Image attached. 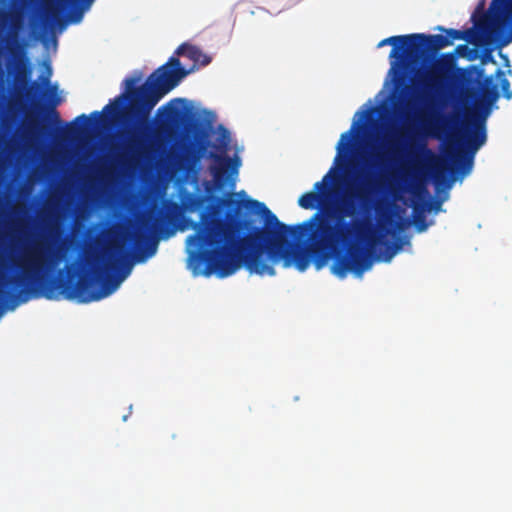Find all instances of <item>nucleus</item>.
<instances>
[{"mask_svg": "<svg viewBox=\"0 0 512 512\" xmlns=\"http://www.w3.org/2000/svg\"><path fill=\"white\" fill-rule=\"evenodd\" d=\"M382 176L362 175L331 208L314 213L297 225L279 221L264 203L244 202L234 195L223 200L226 218L203 211L196 232L187 238L189 263L195 275L219 278L233 275L244 266L251 274L275 275L274 265L283 261L304 272L313 262L317 270L334 259L331 270L340 278L348 272L361 276L372 267V249L382 243L367 215L376 209ZM384 244V242H383ZM384 261L400 250V242L385 243Z\"/></svg>", "mask_w": 512, "mask_h": 512, "instance_id": "f257e3e1", "label": "nucleus"}, {"mask_svg": "<svg viewBox=\"0 0 512 512\" xmlns=\"http://www.w3.org/2000/svg\"><path fill=\"white\" fill-rule=\"evenodd\" d=\"M58 225H49L47 234L23 244L17 257L11 259V265L19 273L16 276L1 277L0 303L13 300L26 302L29 298L45 297L58 300L61 296L79 303L99 301L111 295L121 281L130 273V267L123 269L121 275L115 276L122 260L108 251V260L97 262L93 273L81 275L76 281V268L66 265L69 277L47 278L62 262L65 256L59 244Z\"/></svg>", "mask_w": 512, "mask_h": 512, "instance_id": "f03ea898", "label": "nucleus"}, {"mask_svg": "<svg viewBox=\"0 0 512 512\" xmlns=\"http://www.w3.org/2000/svg\"><path fill=\"white\" fill-rule=\"evenodd\" d=\"M461 81L466 86L480 85L478 99L473 109L466 111L463 123V148L454 151L448 145L446 156L449 165L437 157L427 147L426 140L416 142L411 139V147L423 155L429 162V170L436 184L448 181L447 172L453 175H468L474 164L475 153L486 143V121L492 111V106L499 99L498 87L493 82L492 76L484 78V69L480 66H470L461 72Z\"/></svg>", "mask_w": 512, "mask_h": 512, "instance_id": "7ed1b4c3", "label": "nucleus"}, {"mask_svg": "<svg viewBox=\"0 0 512 512\" xmlns=\"http://www.w3.org/2000/svg\"><path fill=\"white\" fill-rule=\"evenodd\" d=\"M189 71L181 67L178 58L171 57L167 64L162 65L148 76L145 83L136 87L139 77L124 80L125 92L107 104L102 112L94 111L91 118L99 120L102 113H109L130 129V137L126 149L134 156L142 148L141 135L151 127L150 114L157 103L176 87Z\"/></svg>", "mask_w": 512, "mask_h": 512, "instance_id": "20e7f679", "label": "nucleus"}, {"mask_svg": "<svg viewBox=\"0 0 512 512\" xmlns=\"http://www.w3.org/2000/svg\"><path fill=\"white\" fill-rule=\"evenodd\" d=\"M184 216L183 205L173 200H165L162 207L148 215L143 229L133 234L134 259L144 262L152 257L158 247L156 236L169 237L175 233Z\"/></svg>", "mask_w": 512, "mask_h": 512, "instance_id": "39448f33", "label": "nucleus"}, {"mask_svg": "<svg viewBox=\"0 0 512 512\" xmlns=\"http://www.w3.org/2000/svg\"><path fill=\"white\" fill-rule=\"evenodd\" d=\"M209 146L210 142L204 136L190 142L178 157V167L185 171L197 170L202 158L207 157L213 160V163L209 166V171L216 185L221 187L228 182L234 185L235 177L238 175L241 165L240 159L238 157L232 159L227 156L225 154L226 145L221 150V153L213 151L207 153Z\"/></svg>", "mask_w": 512, "mask_h": 512, "instance_id": "423d86ee", "label": "nucleus"}, {"mask_svg": "<svg viewBox=\"0 0 512 512\" xmlns=\"http://www.w3.org/2000/svg\"><path fill=\"white\" fill-rule=\"evenodd\" d=\"M95 0H57L43 5L39 18L31 21L32 31L39 36L59 28L63 29L68 23H79L85 11Z\"/></svg>", "mask_w": 512, "mask_h": 512, "instance_id": "0eeeda50", "label": "nucleus"}, {"mask_svg": "<svg viewBox=\"0 0 512 512\" xmlns=\"http://www.w3.org/2000/svg\"><path fill=\"white\" fill-rule=\"evenodd\" d=\"M447 46H449V41L446 40L444 35L412 34V42L408 47L410 50V61L411 63H416Z\"/></svg>", "mask_w": 512, "mask_h": 512, "instance_id": "6e6552de", "label": "nucleus"}, {"mask_svg": "<svg viewBox=\"0 0 512 512\" xmlns=\"http://www.w3.org/2000/svg\"><path fill=\"white\" fill-rule=\"evenodd\" d=\"M457 121L458 116L455 114L433 113L425 125V135L435 139L445 137L450 141L454 137Z\"/></svg>", "mask_w": 512, "mask_h": 512, "instance_id": "1a4fd4ad", "label": "nucleus"}, {"mask_svg": "<svg viewBox=\"0 0 512 512\" xmlns=\"http://www.w3.org/2000/svg\"><path fill=\"white\" fill-rule=\"evenodd\" d=\"M411 42L412 34L391 36L381 40L378 47L392 45L389 58L391 59L392 68H395L411 63L410 50L408 49Z\"/></svg>", "mask_w": 512, "mask_h": 512, "instance_id": "9d476101", "label": "nucleus"}, {"mask_svg": "<svg viewBox=\"0 0 512 512\" xmlns=\"http://www.w3.org/2000/svg\"><path fill=\"white\" fill-rule=\"evenodd\" d=\"M447 76L446 73L440 69H433L424 74L420 79V84L423 89L425 98L428 102L433 101L434 96L438 95L446 86Z\"/></svg>", "mask_w": 512, "mask_h": 512, "instance_id": "9b49d317", "label": "nucleus"}, {"mask_svg": "<svg viewBox=\"0 0 512 512\" xmlns=\"http://www.w3.org/2000/svg\"><path fill=\"white\" fill-rule=\"evenodd\" d=\"M330 171H332V169ZM330 173L331 172L327 173L321 181L316 182L312 191L306 192L300 196L298 205L301 208L315 209L322 204L323 198L329 189Z\"/></svg>", "mask_w": 512, "mask_h": 512, "instance_id": "f8f14e48", "label": "nucleus"}, {"mask_svg": "<svg viewBox=\"0 0 512 512\" xmlns=\"http://www.w3.org/2000/svg\"><path fill=\"white\" fill-rule=\"evenodd\" d=\"M185 102V99L175 98L161 106L158 109L157 114L159 116L163 115V119L166 122L170 124H177L182 121L185 116L184 108L181 106V104H184Z\"/></svg>", "mask_w": 512, "mask_h": 512, "instance_id": "ddd939ff", "label": "nucleus"}, {"mask_svg": "<svg viewBox=\"0 0 512 512\" xmlns=\"http://www.w3.org/2000/svg\"><path fill=\"white\" fill-rule=\"evenodd\" d=\"M26 47V43L23 40H19L15 35L12 37L11 44L8 46V51L12 57V66L13 71L16 74H20L21 69L25 68L24 63V49ZM9 70H12L11 65H9Z\"/></svg>", "mask_w": 512, "mask_h": 512, "instance_id": "4468645a", "label": "nucleus"}, {"mask_svg": "<svg viewBox=\"0 0 512 512\" xmlns=\"http://www.w3.org/2000/svg\"><path fill=\"white\" fill-rule=\"evenodd\" d=\"M177 55L185 56L194 62V66H206L211 62V57L203 53V51L197 46L190 45L187 43L181 44L176 52Z\"/></svg>", "mask_w": 512, "mask_h": 512, "instance_id": "2eb2a0df", "label": "nucleus"}, {"mask_svg": "<svg viewBox=\"0 0 512 512\" xmlns=\"http://www.w3.org/2000/svg\"><path fill=\"white\" fill-rule=\"evenodd\" d=\"M23 134L27 138L35 139L49 134V129L46 125L42 124L36 115L27 118L23 126Z\"/></svg>", "mask_w": 512, "mask_h": 512, "instance_id": "dca6fc26", "label": "nucleus"}, {"mask_svg": "<svg viewBox=\"0 0 512 512\" xmlns=\"http://www.w3.org/2000/svg\"><path fill=\"white\" fill-rule=\"evenodd\" d=\"M61 100L58 97L51 99V101L45 105L36 106L39 114L44 116V119L55 125H62V120L60 118V114L57 111L56 107L60 104Z\"/></svg>", "mask_w": 512, "mask_h": 512, "instance_id": "f3484780", "label": "nucleus"}, {"mask_svg": "<svg viewBox=\"0 0 512 512\" xmlns=\"http://www.w3.org/2000/svg\"><path fill=\"white\" fill-rule=\"evenodd\" d=\"M356 123H354L351 128L344 132L341 136H340V139L337 143V155H336V158H335V162H337L342 156H346L350 149H351V146H352V141H353V138H354V134H355V131H356Z\"/></svg>", "mask_w": 512, "mask_h": 512, "instance_id": "a211bd4d", "label": "nucleus"}, {"mask_svg": "<svg viewBox=\"0 0 512 512\" xmlns=\"http://www.w3.org/2000/svg\"><path fill=\"white\" fill-rule=\"evenodd\" d=\"M437 29L445 33L444 37L449 41V46L452 45L455 40H470L474 33L472 28L462 31L452 28L446 29L442 26H439Z\"/></svg>", "mask_w": 512, "mask_h": 512, "instance_id": "6ab92c4d", "label": "nucleus"}, {"mask_svg": "<svg viewBox=\"0 0 512 512\" xmlns=\"http://www.w3.org/2000/svg\"><path fill=\"white\" fill-rule=\"evenodd\" d=\"M496 75H497V77H499V79H500V85H501V89H502V92H503V96H504L507 100L512 99V90H511V88H510V82H509V80L505 77L504 72H503L501 69H497V71H496Z\"/></svg>", "mask_w": 512, "mask_h": 512, "instance_id": "aec40b11", "label": "nucleus"}, {"mask_svg": "<svg viewBox=\"0 0 512 512\" xmlns=\"http://www.w3.org/2000/svg\"><path fill=\"white\" fill-rule=\"evenodd\" d=\"M411 192L417 196L427 193L424 181L418 177H415L411 184Z\"/></svg>", "mask_w": 512, "mask_h": 512, "instance_id": "412c9836", "label": "nucleus"}, {"mask_svg": "<svg viewBox=\"0 0 512 512\" xmlns=\"http://www.w3.org/2000/svg\"><path fill=\"white\" fill-rule=\"evenodd\" d=\"M9 23L14 30H18L22 25V14L20 11H11L8 15Z\"/></svg>", "mask_w": 512, "mask_h": 512, "instance_id": "4be33fe9", "label": "nucleus"}, {"mask_svg": "<svg viewBox=\"0 0 512 512\" xmlns=\"http://www.w3.org/2000/svg\"><path fill=\"white\" fill-rule=\"evenodd\" d=\"M387 153H377L375 156H374V160H375V167H378V168H382L384 167L385 163H386V160H387Z\"/></svg>", "mask_w": 512, "mask_h": 512, "instance_id": "5701e85b", "label": "nucleus"}, {"mask_svg": "<svg viewBox=\"0 0 512 512\" xmlns=\"http://www.w3.org/2000/svg\"><path fill=\"white\" fill-rule=\"evenodd\" d=\"M78 122H81V125L83 128H87L91 125L90 118L85 114H81V115L77 116L73 121V123H78Z\"/></svg>", "mask_w": 512, "mask_h": 512, "instance_id": "b1692460", "label": "nucleus"}, {"mask_svg": "<svg viewBox=\"0 0 512 512\" xmlns=\"http://www.w3.org/2000/svg\"><path fill=\"white\" fill-rule=\"evenodd\" d=\"M504 15L512 19V0H504Z\"/></svg>", "mask_w": 512, "mask_h": 512, "instance_id": "393cba45", "label": "nucleus"}, {"mask_svg": "<svg viewBox=\"0 0 512 512\" xmlns=\"http://www.w3.org/2000/svg\"><path fill=\"white\" fill-rule=\"evenodd\" d=\"M416 225H417V229L418 231H424L426 229V224L424 222V216L423 215H420L416 218Z\"/></svg>", "mask_w": 512, "mask_h": 512, "instance_id": "a878e982", "label": "nucleus"}, {"mask_svg": "<svg viewBox=\"0 0 512 512\" xmlns=\"http://www.w3.org/2000/svg\"><path fill=\"white\" fill-rule=\"evenodd\" d=\"M73 123H71L70 125H67V127L62 131L63 134H74L76 132V129L75 127L72 126Z\"/></svg>", "mask_w": 512, "mask_h": 512, "instance_id": "bb28decb", "label": "nucleus"}, {"mask_svg": "<svg viewBox=\"0 0 512 512\" xmlns=\"http://www.w3.org/2000/svg\"><path fill=\"white\" fill-rule=\"evenodd\" d=\"M48 70H50L49 67H48ZM50 75H51V71H49L47 77L44 78V80H43L44 84H49Z\"/></svg>", "mask_w": 512, "mask_h": 512, "instance_id": "cd10ccee", "label": "nucleus"}, {"mask_svg": "<svg viewBox=\"0 0 512 512\" xmlns=\"http://www.w3.org/2000/svg\"><path fill=\"white\" fill-rule=\"evenodd\" d=\"M127 418H128V415H124V416H123V421H126V420H127Z\"/></svg>", "mask_w": 512, "mask_h": 512, "instance_id": "c85d7f7f", "label": "nucleus"}]
</instances>
